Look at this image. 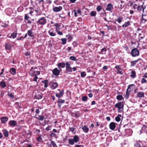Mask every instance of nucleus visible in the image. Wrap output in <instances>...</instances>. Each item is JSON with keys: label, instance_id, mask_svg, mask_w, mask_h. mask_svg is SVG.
Wrapping results in <instances>:
<instances>
[{"label": "nucleus", "instance_id": "54", "mask_svg": "<svg viewBox=\"0 0 147 147\" xmlns=\"http://www.w3.org/2000/svg\"><path fill=\"white\" fill-rule=\"evenodd\" d=\"M28 14H26L24 16V19L25 20H27L29 18V17L28 16Z\"/></svg>", "mask_w": 147, "mask_h": 147}, {"label": "nucleus", "instance_id": "61", "mask_svg": "<svg viewBox=\"0 0 147 147\" xmlns=\"http://www.w3.org/2000/svg\"><path fill=\"white\" fill-rule=\"evenodd\" d=\"M30 52L27 51L25 54V56H28L30 55Z\"/></svg>", "mask_w": 147, "mask_h": 147}, {"label": "nucleus", "instance_id": "13", "mask_svg": "<svg viewBox=\"0 0 147 147\" xmlns=\"http://www.w3.org/2000/svg\"><path fill=\"white\" fill-rule=\"evenodd\" d=\"M63 9V7L61 6H59L58 7H55L53 8V11L55 12H59L61 10Z\"/></svg>", "mask_w": 147, "mask_h": 147}, {"label": "nucleus", "instance_id": "47", "mask_svg": "<svg viewBox=\"0 0 147 147\" xmlns=\"http://www.w3.org/2000/svg\"><path fill=\"white\" fill-rule=\"evenodd\" d=\"M134 147H141L140 144L137 142H136L134 144Z\"/></svg>", "mask_w": 147, "mask_h": 147}, {"label": "nucleus", "instance_id": "7", "mask_svg": "<svg viewBox=\"0 0 147 147\" xmlns=\"http://www.w3.org/2000/svg\"><path fill=\"white\" fill-rule=\"evenodd\" d=\"M70 63L68 62L66 63V70L67 72L71 73L72 68L70 66Z\"/></svg>", "mask_w": 147, "mask_h": 147}, {"label": "nucleus", "instance_id": "3", "mask_svg": "<svg viewBox=\"0 0 147 147\" xmlns=\"http://www.w3.org/2000/svg\"><path fill=\"white\" fill-rule=\"evenodd\" d=\"M80 140L79 138L76 135H75L73 139H70L69 140V144L73 145L74 142L77 143Z\"/></svg>", "mask_w": 147, "mask_h": 147}, {"label": "nucleus", "instance_id": "37", "mask_svg": "<svg viewBox=\"0 0 147 147\" xmlns=\"http://www.w3.org/2000/svg\"><path fill=\"white\" fill-rule=\"evenodd\" d=\"M7 95L9 97L12 98H14V95H13V94L10 93L9 92H8Z\"/></svg>", "mask_w": 147, "mask_h": 147}, {"label": "nucleus", "instance_id": "60", "mask_svg": "<svg viewBox=\"0 0 147 147\" xmlns=\"http://www.w3.org/2000/svg\"><path fill=\"white\" fill-rule=\"evenodd\" d=\"M57 34L59 35H63V33L60 31H59V30L57 31Z\"/></svg>", "mask_w": 147, "mask_h": 147}, {"label": "nucleus", "instance_id": "23", "mask_svg": "<svg viewBox=\"0 0 147 147\" xmlns=\"http://www.w3.org/2000/svg\"><path fill=\"white\" fill-rule=\"evenodd\" d=\"M131 75H130V76L133 78V79L134 78L136 77V71L134 70H132L131 72Z\"/></svg>", "mask_w": 147, "mask_h": 147}, {"label": "nucleus", "instance_id": "5", "mask_svg": "<svg viewBox=\"0 0 147 147\" xmlns=\"http://www.w3.org/2000/svg\"><path fill=\"white\" fill-rule=\"evenodd\" d=\"M131 54L133 57H135L139 55V51L137 48H134L132 50Z\"/></svg>", "mask_w": 147, "mask_h": 147}, {"label": "nucleus", "instance_id": "41", "mask_svg": "<svg viewBox=\"0 0 147 147\" xmlns=\"http://www.w3.org/2000/svg\"><path fill=\"white\" fill-rule=\"evenodd\" d=\"M121 117H122V119H123V117L121 115L118 114L117 117H115V119H121Z\"/></svg>", "mask_w": 147, "mask_h": 147}, {"label": "nucleus", "instance_id": "34", "mask_svg": "<svg viewBox=\"0 0 147 147\" xmlns=\"http://www.w3.org/2000/svg\"><path fill=\"white\" fill-rule=\"evenodd\" d=\"M48 33L49 35L51 36H54L56 35V33L55 32H53L50 30L48 31Z\"/></svg>", "mask_w": 147, "mask_h": 147}, {"label": "nucleus", "instance_id": "59", "mask_svg": "<svg viewBox=\"0 0 147 147\" xmlns=\"http://www.w3.org/2000/svg\"><path fill=\"white\" fill-rule=\"evenodd\" d=\"M80 116V113L78 112H77L75 114V116L76 117H79Z\"/></svg>", "mask_w": 147, "mask_h": 147}, {"label": "nucleus", "instance_id": "55", "mask_svg": "<svg viewBox=\"0 0 147 147\" xmlns=\"http://www.w3.org/2000/svg\"><path fill=\"white\" fill-rule=\"evenodd\" d=\"M142 128L144 129L145 131L147 132V125H144L142 127Z\"/></svg>", "mask_w": 147, "mask_h": 147}, {"label": "nucleus", "instance_id": "18", "mask_svg": "<svg viewBox=\"0 0 147 147\" xmlns=\"http://www.w3.org/2000/svg\"><path fill=\"white\" fill-rule=\"evenodd\" d=\"M141 59V58H138L137 60L131 61V66L132 67L134 66Z\"/></svg>", "mask_w": 147, "mask_h": 147}, {"label": "nucleus", "instance_id": "24", "mask_svg": "<svg viewBox=\"0 0 147 147\" xmlns=\"http://www.w3.org/2000/svg\"><path fill=\"white\" fill-rule=\"evenodd\" d=\"M41 82L44 84V87L45 88L47 87L49 85V82L47 80H42L41 81Z\"/></svg>", "mask_w": 147, "mask_h": 147}, {"label": "nucleus", "instance_id": "58", "mask_svg": "<svg viewBox=\"0 0 147 147\" xmlns=\"http://www.w3.org/2000/svg\"><path fill=\"white\" fill-rule=\"evenodd\" d=\"M108 69V67L107 66H103L102 68V69L104 70V71H106V70Z\"/></svg>", "mask_w": 147, "mask_h": 147}, {"label": "nucleus", "instance_id": "48", "mask_svg": "<svg viewBox=\"0 0 147 147\" xmlns=\"http://www.w3.org/2000/svg\"><path fill=\"white\" fill-rule=\"evenodd\" d=\"M51 144H52L53 147H58L57 146L56 144L53 141H51Z\"/></svg>", "mask_w": 147, "mask_h": 147}, {"label": "nucleus", "instance_id": "1", "mask_svg": "<svg viewBox=\"0 0 147 147\" xmlns=\"http://www.w3.org/2000/svg\"><path fill=\"white\" fill-rule=\"evenodd\" d=\"M41 109V108L39 107L38 109H36L35 111V116L36 118L38 119H48V118L43 114L41 115H39L40 112V109Z\"/></svg>", "mask_w": 147, "mask_h": 147}, {"label": "nucleus", "instance_id": "52", "mask_svg": "<svg viewBox=\"0 0 147 147\" xmlns=\"http://www.w3.org/2000/svg\"><path fill=\"white\" fill-rule=\"evenodd\" d=\"M24 38V36L23 37V36H21L20 37H18L17 39V40H23L24 38Z\"/></svg>", "mask_w": 147, "mask_h": 147}, {"label": "nucleus", "instance_id": "40", "mask_svg": "<svg viewBox=\"0 0 147 147\" xmlns=\"http://www.w3.org/2000/svg\"><path fill=\"white\" fill-rule=\"evenodd\" d=\"M88 98L87 96H83L82 97V100L83 101L86 102L87 99Z\"/></svg>", "mask_w": 147, "mask_h": 147}, {"label": "nucleus", "instance_id": "50", "mask_svg": "<svg viewBox=\"0 0 147 147\" xmlns=\"http://www.w3.org/2000/svg\"><path fill=\"white\" fill-rule=\"evenodd\" d=\"M36 140L37 141L40 142L42 141V139L41 136H40L36 138Z\"/></svg>", "mask_w": 147, "mask_h": 147}, {"label": "nucleus", "instance_id": "10", "mask_svg": "<svg viewBox=\"0 0 147 147\" xmlns=\"http://www.w3.org/2000/svg\"><path fill=\"white\" fill-rule=\"evenodd\" d=\"M115 67L117 69V74H120L121 75L123 74L122 72V69L121 67H120V65H117L115 66Z\"/></svg>", "mask_w": 147, "mask_h": 147}, {"label": "nucleus", "instance_id": "51", "mask_svg": "<svg viewBox=\"0 0 147 147\" xmlns=\"http://www.w3.org/2000/svg\"><path fill=\"white\" fill-rule=\"evenodd\" d=\"M147 81L144 78H142L141 79V82L142 83H146L147 82Z\"/></svg>", "mask_w": 147, "mask_h": 147}, {"label": "nucleus", "instance_id": "28", "mask_svg": "<svg viewBox=\"0 0 147 147\" xmlns=\"http://www.w3.org/2000/svg\"><path fill=\"white\" fill-rule=\"evenodd\" d=\"M2 131L3 132V133L4 136L5 137H7L8 136V131L7 130L5 129H3V130Z\"/></svg>", "mask_w": 147, "mask_h": 147}, {"label": "nucleus", "instance_id": "22", "mask_svg": "<svg viewBox=\"0 0 147 147\" xmlns=\"http://www.w3.org/2000/svg\"><path fill=\"white\" fill-rule=\"evenodd\" d=\"M115 123L114 122H111L109 125V127L111 130H114L115 128Z\"/></svg>", "mask_w": 147, "mask_h": 147}, {"label": "nucleus", "instance_id": "56", "mask_svg": "<svg viewBox=\"0 0 147 147\" xmlns=\"http://www.w3.org/2000/svg\"><path fill=\"white\" fill-rule=\"evenodd\" d=\"M34 76V77L33 78V80L37 82V80L38 79V77H37V76L35 75Z\"/></svg>", "mask_w": 147, "mask_h": 147}, {"label": "nucleus", "instance_id": "53", "mask_svg": "<svg viewBox=\"0 0 147 147\" xmlns=\"http://www.w3.org/2000/svg\"><path fill=\"white\" fill-rule=\"evenodd\" d=\"M144 3H143L142 5V11H143V12L144 13V10L146 9V7L145 5H144Z\"/></svg>", "mask_w": 147, "mask_h": 147}, {"label": "nucleus", "instance_id": "15", "mask_svg": "<svg viewBox=\"0 0 147 147\" xmlns=\"http://www.w3.org/2000/svg\"><path fill=\"white\" fill-rule=\"evenodd\" d=\"M36 69H37L36 68H34V71L31 72L32 76H37L40 74V71H36Z\"/></svg>", "mask_w": 147, "mask_h": 147}, {"label": "nucleus", "instance_id": "42", "mask_svg": "<svg viewBox=\"0 0 147 147\" xmlns=\"http://www.w3.org/2000/svg\"><path fill=\"white\" fill-rule=\"evenodd\" d=\"M29 8L30 9V11L29 12V13L31 16H32V13H33V11H34V9L32 7H30Z\"/></svg>", "mask_w": 147, "mask_h": 147}, {"label": "nucleus", "instance_id": "14", "mask_svg": "<svg viewBox=\"0 0 147 147\" xmlns=\"http://www.w3.org/2000/svg\"><path fill=\"white\" fill-rule=\"evenodd\" d=\"M58 106L60 108H61V103H63L65 102V100H62L61 99L59 98L57 100Z\"/></svg>", "mask_w": 147, "mask_h": 147}, {"label": "nucleus", "instance_id": "64", "mask_svg": "<svg viewBox=\"0 0 147 147\" xmlns=\"http://www.w3.org/2000/svg\"><path fill=\"white\" fill-rule=\"evenodd\" d=\"M47 131H48L51 129V127L49 126H48L46 129Z\"/></svg>", "mask_w": 147, "mask_h": 147}, {"label": "nucleus", "instance_id": "9", "mask_svg": "<svg viewBox=\"0 0 147 147\" xmlns=\"http://www.w3.org/2000/svg\"><path fill=\"white\" fill-rule=\"evenodd\" d=\"M52 72L53 74L56 76H59L60 73V70L58 69L57 68H54L52 70Z\"/></svg>", "mask_w": 147, "mask_h": 147}, {"label": "nucleus", "instance_id": "11", "mask_svg": "<svg viewBox=\"0 0 147 147\" xmlns=\"http://www.w3.org/2000/svg\"><path fill=\"white\" fill-rule=\"evenodd\" d=\"M49 85L51 86V88L52 90H54L58 86V84L57 82H51Z\"/></svg>", "mask_w": 147, "mask_h": 147}, {"label": "nucleus", "instance_id": "4", "mask_svg": "<svg viewBox=\"0 0 147 147\" xmlns=\"http://www.w3.org/2000/svg\"><path fill=\"white\" fill-rule=\"evenodd\" d=\"M36 23L38 25H44L47 23L46 18L44 17H42L38 19Z\"/></svg>", "mask_w": 147, "mask_h": 147}, {"label": "nucleus", "instance_id": "8", "mask_svg": "<svg viewBox=\"0 0 147 147\" xmlns=\"http://www.w3.org/2000/svg\"><path fill=\"white\" fill-rule=\"evenodd\" d=\"M134 86L135 87V85L134 84H132L129 85L128 86L127 89V90L126 93L125 94V97L126 99H127L129 97L130 93L129 92L131 91V90H129L130 88V86Z\"/></svg>", "mask_w": 147, "mask_h": 147}, {"label": "nucleus", "instance_id": "36", "mask_svg": "<svg viewBox=\"0 0 147 147\" xmlns=\"http://www.w3.org/2000/svg\"><path fill=\"white\" fill-rule=\"evenodd\" d=\"M96 12L95 11H92L90 13V15L92 17H94L96 16Z\"/></svg>", "mask_w": 147, "mask_h": 147}, {"label": "nucleus", "instance_id": "32", "mask_svg": "<svg viewBox=\"0 0 147 147\" xmlns=\"http://www.w3.org/2000/svg\"><path fill=\"white\" fill-rule=\"evenodd\" d=\"M123 98V96L122 95H117L116 96V98L118 101L121 100Z\"/></svg>", "mask_w": 147, "mask_h": 147}, {"label": "nucleus", "instance_id": "25", "mask_svg": "<svg viewBox=\"0 0 147 147\" xmlns=\"http://www.w3.org/2000/svg\"><path fill=\"white\" fill-rule=\"evenodd\" d=\"M43 96V94H38L35 96V98L36 99L39 100L42 99Z\"/></svg>", "mask_w": 147, "mask_h": 147}, {"label": "nucleus", "instance_id": "16", "mask_svg": "<svg viewBox=\"0 0 147 147\" xmlns=\"http://www.w3.org/2000/svg\"><path fill=\"white\" fill-rule=\"evenodd\" d=\"M64 94V90H63L61 91L60 92L59 94L56 93L55 96L58 98H60L62 97L63 96Z\"/></svg>", "mask_w": 147, "mask_h": 147}, {"label": "nucleus", "instance_id": "44", "mask_svg": "<svg viewBox=\"0 0 147 147\" xmlns=\"http://www.w3.org/2000/svg\"><path fill=\"white\" fill-rule=\"evenodd\" d=\"M62 41V44L63 45H64L66 43L67 40L65 38H62L61 39Z\"/></svg>", "mask_w": 147, "mask_h": 147}, {"label": "nucleus", "instance_id": "31", "mask_svg": "<svg viewBox=\"0 0 147 147\" xmlns=\"http://www.w3.org/2000/svg\"><path fill=\"white\" fill-rule=\"evenodd\" d=\"M17 35V33H13L11 34V35L10 37L8 36L10 38H12L14 39L16 37Z\"/></svg>", "mask_w": 147, "mask_h": 147}, {"label": "nucleus", "instance_id": "17", "mask_svg": "<svg viewBox=\"0 0 147 147\" xmlns=\"http://www.w3.org/2000/svg\"><path fill=\"white\" fill-rule=\"evenodd\" d=\"M5 47L6 50H10L12 48L11 45L8 43H5Z\"/></svg>", "mask_w": 147, "mask_h": 147}, {"label": "nucleus", "instance_id": "12", "mask_svg": "<svg viewBox=\"0 0 147 147\" xmlns=\"http://www.w3.org/2000/svg\"><path fill=\"white\" fill-rule=\"evenodd\" d=\"M113 5L111 3H109L107 5L106 10L107 11H109L111 12L112 11V10L113 9Z\"/></svg>", "mask_w": 147, "mask_h": 147}, {"label": "nucleus", "instance_id": "49", "mask_svg": "<svg viewBox=\"0 0 147 147\" xmlns=\"http://www.w3.org/2000/svg\"><path fill=\"white\" fill-rule=\"evenodd\" d=\"M137 10L139 11H140L142 10V6H140V5H138L137 7Z\"/></svg>", "mask_w": 147, "mask_h": 147}, {"label": "nucleus", "instance_id": "45", "mask_svg": "<svg viewBox=\"0 0 147 147\" xmlns=\"http://www.w3.org/2000/svg\"><path fill=\"white\" fill-rule=\"evenodd\" d=\"M122 18L121 17H119V18L116 21H117L118 23H120L122 21Z\"/></svg>", "mask_w": 147, "mask_h": 147}, {"label": "nucleus", "instance_id": "21", "mask_svg": "<svg viewBox=\"0 0 147 147\" xmlns=\"http://www.w3.org/2000/svg\"><path fill=\"white\" fill-rule=\"evenodd\" d=\"M144 93L143 92H140L138 93L137 94V97L142 98L144 97Z\"/></svg>", "mask_w": 147, "mask_h": 147}, {"label": "nucleus", "instance_id": "19", "mask_svg": "<svg viewBox=\"0 0 147 147\" xmlns=\"http://www.w3.org/2000/svg\"><path fill=\"white\" fill-rule=\"evenodd\" d=\"M9 123L10 126H13L16 125L17 122L16 121L12 120L9 121Z\"/></svg>", "mask_w": 147, "mask_h": 147}, {"label": "nucleus", "instance_id": "29", "mask_svg": "<svg viewBox=\"0 0 147 147\" xmlns=\"http://www.w3.org/2000/svg\"><path fill=\"white\" fill-rule=\"evenodd\" d=\"M34 11L36 13V16H40L41 15L42 13V11H41L39 9H37L35 10Z\"/></svg>", "mask_w": 147, "mask_h": 147}, {"label": "nucleus", "instance_id": "26", "mask_svg": "<svg viewBox=\"0 0 147 147\" xmlns=\"http://www.w3.org/2000/svg\"><path fill=\"white\" fill-rule=\"evenodd\" d=\"M54 26L56 27V31L59 30L60 29V28L61 26V25L59 23H55L54 24Z\"/></svg>", "mask_w": 147, "mask_h": 147}, {"label": "nucleus", "instance_id": "46", "mask_svg": "<svg viewBox=\"0 0 147 147\" xmlns=\"http://www.w3.org/2000/svg\"><path fill=\"white\" fill-rule=\"evenodd\" d=\"M86 75V73L84 71L82 72L81 73V76L82 77H84Z\"/></svg>", "mask_w": 147, "mask_h": 147}, {"label": "nucleus", "instance_id": "6", "mask_svg": "<svg viewBox=\"0 0 147 147\" xmlns=\"http://www.w3.org/2000/svg\"><path fill=\"white\" fill-rule=\"evenodd\" d=\"M27 35H28L31 38H33L34 37V35L32 32V29L29 30L27 31V33L25 35L24 38H26Z\"/></svg>", "mask_w": 147, "mask_h": 147}, {"label": "nucleus", "instance_id": "62", "mask_svg": "<svg viewBox=\"0 0 147 147\" xmlns=\"http://www.w3.org/2000/svg\"><path fill=\"white\" fill-rule=\"evenodd\" d=\"M107 51V49L106 48H104L102 49L101 50V52H106Z\"/></svg>", "mask_w": 147, "mask_h": 147}, {"label": "nucleus", "instance_id": "39", "mask_svg": "<svg viewBox=\"0 0 147 147\" xmlns=\"http://www.w3.org/2000/svg\"><path fill=\"white\" fill-rule=\"evenodd\" d=\"M69 129L74 134H75L76 133L75 131V128L74 127H70Z\"/></svg>", "mask_w": 147, "mask_h": 147}, {"label": "nucleus", "instance_id": "35", "mask_svg": "<svg viewBox=\"0 0 147 147\" xmlns=\"http://www.w3.org/2000/svg\"><path fill=\"white\" fill-rule=\"evenodd\" d=\"M69 59L72 61H78L77 59L74 56H71L70 57Z\"/></svg>", "mask_w": 147, "mask_h": 147}, {"label": "nucleus", "instance_id": "30", "mask_svg": "<svg viewBox=\"0 0 147 147\" xmlns=\"http://www.w3.org/2000/svg\"><path fill=\"white\" fill-rule=\"evenodd\" d=\"M130 22L129 21H128L127 22H125L124 24H123L122 25V26L123 27H126L127 26L130 25Z\"/></svg>", "mask_w": 147, "mask_h": 147}, {"label": "nucleus", "instance_id": "33", "mask_svg": "<svg viewBox=\"0 0 147 147\" xmlns=\"http://www.w3.org/2000/svg\"><path fill=\"white\" fill-rule=\"evenodd\" d=\"M82 129L83 131L85 133H87L89 130L88 128L86 126H85L83 127Z\"/></svg>", "mask_w": 147, "mask_h": 147}, {"label": "nucleus", "instance_id": "2", "mask_svg": "<svg viewBox=\"0 0 147 147\" xmlns=\"http://www.w3.org/2000/svg\"><path fill=\"white\" fill-rule=\"evenodd\" d=\"M124 103L123 102H120L116 103L115 105V107L118 109V111L121 112L123 110L124 107Z\"/></svg>", "mask_w": 147, "mask_h": 147}, {"label": "nucleus", "instance_id": "38", "mask_svg": "<svg viewBox=\"0 0 147 147\" xmlns=\"http://www.w3.org/2000/svg\"><path fill=\"white\" fill-rule=\"evenodd\" d=\"M96 10L98 12L100 11L102 9V7L101 5H98L96 7Z\"/></svg>", "mask_w": 147, "mask_h": 147}, {"label": "nucleus", "instance_id": "63", "mask_svg": "<svg viewBox=\"0 0 147 147\" xmlns=\"http://www.w3.org/2000/svg\"><path fill=\"white\" fill-rule=\"evenodd\" d=\"M138 6V5L137 4H134L133 6V8L134 9H135L136 8L137 9V7Z\"/></svg>", "mask_w": 147, "mask_h": 147}, {"label": "nucleus", "instance_id": "43", "mask_svg": "<svg viewBox=\"0 0 147 147\" xmlns=\"http://www.w3.org/2000/svg\"><path fill=\"white\" fill-rule=\"evenodd\" d=\"M0 85L3 88L5 87L6 86L5 82H0Z\"/></svg>", "mask_w": 147, "mask_h": 147}, {"label": "nucleus", "instance_id": "27", "mask_svg": "<svg viewBox=\"0 0 147 147\" xmlns=\"http://www.w3.org/2000/svg\"><path fill=\"white\" fill-rule=\"evenodd\" d=\"M9 71L12 75H14L16 73V69L12 67L10 69Z\"/></svg>", "mask_w": 147, "mask_h": 147}, {"label": "nucleus", "instance_id": "57", "mask_svg": "<svg viewBox=\"0 0 147 147\" xmlns=\"http://www.w3.org/2000/svg\"><path fill=\"white\" fill-rule=\"evenodd\" d=\"M39 4H40L41 3H42V6L44 5V0H38Z\"/></svg>", "mask_w": 147, "mask_h": 147}, {"label": "nucleus", "instance_id": "20", "mask_svg": "<svg viewBox=\"0 0 147 147\" xmlns=\"http://www.w3.org/2000/svg\"><path fill=\"white\" fill-rule=\"evenodd\" d=\"M66 65V63L64 62H63L61 63H59L57 64L58 67L60 69V67L62 68H64Z\"/></svg>", "mask_w": 147, "mask_h": 147}]
</instances>
